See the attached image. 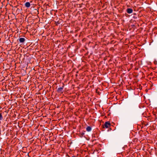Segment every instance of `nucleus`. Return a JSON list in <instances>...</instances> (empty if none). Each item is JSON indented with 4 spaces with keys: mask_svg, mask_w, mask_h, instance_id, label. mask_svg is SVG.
Segmentation results:
<instances>
[{
    "mask_svg": "<svg viewBox=\"0 0 157 157\" xmlns=\"http://www.w3.org/2000/svg\"><path fill=\"white\" fill-rule=\"evenodd\" d=\"M71 157H76V156H73Z\"/></svg>",
    "mask_w": 157,
    "mask_h": 157,
    "instance_id": "1a4fd4ad",
    "label": "nucleus"
},
{
    "mask_svg": "<svg viewBox=\"0 0 157 157\" xmlns=\"http://www.w3.org/2000/svg\"><path fill=\"white\" fill-rule=\"evenodd\" d=\"M3 119V117L2 115V114L0 113V121L2 120Z\"/></svg>",
    "mask_w": 157,
    "mask_h": 157,
    "instance_id": "0eeeda50",
    "label": "nucleus"
},
{
    "mask_svg": "<svg viewBox=\"0 0 157 157\" xmlns=\"http://www.w3.org/2000/svg\"><path fill=\"white\" fill-rule=\"evenodd\" d=\"M25 6L27 8L29 7L30 6V4L29 2H26L25 4Z\"/></svg>",
    "mask_w": 157,
    "mask_h": 157,
    "instance_id": "423d86ee",
    "label": "nucleus"
},
{
    "mask_svg": "<svg viewBox=\"0 0 157 157\" xmlns=\"http://www.w3.org/2000/svg\"><path fill=\"white\" fill-rule=\"evenodd\" d=\"M110 126L111 124L109 121L105 122L104 124L103 125V128H108L110 127Z\"/></svg>",
    "mask_w": 157,
    "mask_h": 157,
    "instance_id": "f257e3e1",
    "label": "nucleus"
},
{
    "mask_svg": "<svg viewBox=\"0 0 157 157\" xmlns=\"http://www.w3.org/2000/svg\"><path fill=\"white\" fill-rule=\"evenodd\" d=\"M67 156H68V157H70V156L68 155H67Z\"/></svg>",
    "mask_w": 157,
    "mask_h": 157,
    "instance_id": "9d476101",
    "label": "nucleus"
},
{
    "mask_svg": "<svg viewBox=\"0 0 157 157\" xmlns=\"http://www.w3.org/2000/svg\"><path fill=\"white\" fill-rule=\"evenodd\" d=\"M91 129L92 128L90 126H87L86 128V130L88 132L90 131L91 130Z\"/></svg>",
    "mask_w": 157,
    "mask_h": 157,
    "instance_id": "39448f33",
    "label": "nucleus"
},
{
    "mask_svg": "<svg viewBox=\"0 0 157 157\" xmlns=\"http://www.w3.org/2000/svg\"><path fill=\"white\" fill-rule=\"evenodd\" d=\"M80 134L81 136H82L84 135L85 133L84 132H82L80 133Z\"/></svg>",
    "mask_w": 157,
    "mask_h": 157,
    "instance_id": "6e6552de",
    "label": "nucleus"
},
{
    "mask_svg": "<svg viewBox=\"0 0 157 157\" xmlns=\"http://www.w3.org/2000/svg\"><path fill=\"white\" fill-rule=\"evenodd\" d=\"M64 85L63 84V86L62 87H59L58 88L57 91L59 93H62L63 92V89L64 87Z\"/></svg>",
    "mask_w": 157,
    "mask_h": 157,
    "instance_id": "f03ea898",
    "label": "nucleus"
},
{
    "mask_svg": "<svg viewBox=\"0 0 157 157\" xmlns=\"http://www.w3.org/2000/svg\"><path fill=\"white\" fill-rule=\"evenodd\" d=\"M133 12L132 9L131 8H128L127 10V12L128 13L130 14L132 13Z\"/></svg>",
    "mask_w": 157,
    "mask_h": 157,
    "instance_id": "7ed1b4c3",
    "label": "nucleus"
},
{
    "mask_svg": "<svg viewBox=\"0 0 157 157\" xmlns=\"http://www.w3.org/2000/svg\"><path fill=\"white\" fill-rule=\"evenodd\" d=\"M121 66H119V68H121Z\"/></svg>",
    "mask_w": 157,
    "mask_h": 157,
    "instance_id": "9b49d317",
    "label": "nucleus"
},
{
    "mask_svg": "<svg viewBox=\"0 0 157 157\" xmlns=\"http://www.w3.org/2000/svg\"><path fill=\"white\" fill-rule=\"evenodd\" d=\"M25 40V39L23 38H21L19 39V41L20 43H23Z\"/></svg>",
    "mask_w": 157,
    "mask_h": 157,
    "instance_id": "20e7f679",
    "label": "nucleus"
},
{
    "mask_svg": "<svg viewBox=\"0 0 157 157\" xmlns=\"http://www.w3.org/2000/svg\"><path fill=\"white\" fill-rule=\"evenodd\" d=\"M118 84H119V81H118Z\"/></svg>",
    "mask_w": 157,
    "mask_h": 157,
    "instance_id": "f8f14e48",
    "label": "nucleus"
}]
</instances>
